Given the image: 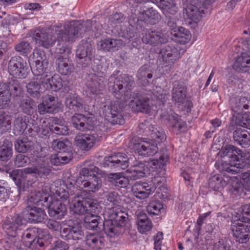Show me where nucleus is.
Here are the masks:
<instances>
[{"label":"nucleus","mask_w":250,"mask_h":250,"mask_svg":"<svg viewBox=\"0 0 250 250\" xmlns=\"http://www.w3.org/2000/svg\"><path fill=\"white\" fill-rule=\"evenodd\" d=\"M59 119L55 118L52 120L51 124L49 125V129L52 132L59 135H65L68 134V127L59 123Z\"/></svg>","instance_id":"nucleus-47"},{"label":"nucleus","mask_w":250,"mask_h":250,"mask_svg":"<svg viewBox=\"0 0 250 250\" xmlns=\"http://www.w3.org/2000/svg\"><path fill=\"white\" fill-rule=\"evenodd\" d=\"M25 173L35 174L37 176L42 177L48 175L50 169L48 166V163L43 159H36L34 164L30 167L24 168Z\"/></svg>","instance_id":"nucleus-20"},{"label":"nucleus","mask_w":250,"mask_h":250,"mask_svg":"<svg viewBox=\"0 0 250 250\" xmlns=\"http://www.w3.org/2000/svg\"><path fill=\"white\" fill-rule=\"evenodd\" d=\"M187 89L186 87L179 82H175L172 91V99L173 101L177 103L178 105L184 104L185 106H188L190 108L192 104L189 101L186 102Z\"/></svg>","instance_id":"nucleus-21"},{"label":"nucleus","mask_w":250,"mask_h":250,"mask_svg":"<svg viewBox=\"0 0 250 250\" xmlns=\"http://www.w3.org/2000/svg\"><path fill=\"white\" fill-rule=\"evenodd\" d=\"M136 76L138 80L144 82L145 84L149 83L148 79L152 78V74L146 65H143L140 67Z\"/></svg>","instance_id":"nucleus-54"},{"label":"nucleus","mask_w":250,"mask_h":250,"mask_svg":"<svg viewBox=\"0 0 250 250\" xmlns=\"http://www.w3.org/2000/svg\"><path fill=\"white\" fill-rule=\"evenodd\" d=\"M81 186L89 192H94L98 191L102 187L101 180L96 175L88 179H84L81 182Z\"/></svg>","instance_id":"nucleus-34"},{"label":"nucleus","mask_w":250,"mask_h":250,"mask_svg":"<svg viewBox=\"0 0 250 250\" xmlns=\"http://www.w3.org/2000/svg\"><path fill=\"white\" fill-rule=\"evenodd\" d=\"M229 180L228 177H223L220 175L216 174L209 178L208 186L214 191L221 190L228 185Z\"/></svg>","instance_id":"nucleus-37"},{"label":"nucleus","mask_w":250,"mask_h":250,"mask_svg":"<svg viewBox=\"0 0 250 250\" xmlns=\"http://www.w3.org/2000/svg\"><path fill=\"white\" fill-rule=\"evenodd\" d=\"M233 139L236 143L242 147L250 146V133L246 129L239 128L234 130Z\"/></svg>","instance_id":"nucleus-32"},{"label":"nucleus","mask_w":250,"mask_h":250,"mask_svg":"<svg viewBox=\"0 0 250 250\" xmlns=\"http://www.w3.org/2000/svg\"><path fill=\"white\" fill-rule=\"evenodd\" d=\"M23 170L15 169L9 173L10 177L15 182L19 188V192L24 191L25 189V174Z\"/></svg>","instance_id":"nucleus-43"},{"label":"nucleus","mask_w":250,"mask_h":250,"mask_svg":"<svg viewBox=\"0 0 250 250\" xmlns=\"http://www.w3.org/2000/svg\"><path fill=\"white\" fill-rule=\"evenodd\" d=\"M65 105L75 112H79L83 108L82 99L75 94L69 95L65 99Z\"/></svg>","instance_id":"nucleus-42"},{"label":"nucleus","mask_w":250,"mask_h":250,"mask_svg":"<svg viewBox=\"0 0 250 250\" xmlns=\"http://www.w3.org/2000/svg\"><path fill=\"white\" fill-rule=\"evenodd\" d=\"M27 126L26 117L19 115L15 118L13 122V133L16 136L21 135L23 133Z\"/></svg>","instance_id":"nucleus-46"},{"label":"nucleus","mask_w":250,"mask_h":250,"mask_svg":"<svg viewBox=\"0 0 250 250\" xmlns=\"http://www.w3.org/2000/svg\"><path fill=\"white\" fill-rule=\"evenodd\" d=\"M59 106V103L56 97L47 95L44 98L42 103L38 105V108L40 114L53 113L56 111Z\"/></svg>","instance_id":"nucleus-25"},{"label":"nucleus","mask_w":250,"mask_h":250,"mask_svg":"<svg viewBox=\"0 0 250 250\" xmlns=\"http://www.w3.org/2000/svg\"><path fill=\"white\" fill-rule=\"evenodd\" d=\"M71 53V48L69 46V44L58 42V46L55 51V58L57 59L59 57L69 56L68 55Z\"/></svg>","instance_id":"nucleus-57"},{"label":"nucleus","mask_w":250,"mask_h":250,"mask_svg":"<svg viewBox=\"0 0 250 250\" xmlns=\"http://www.w3.org/2000/svg\"><path fill=\"white\" fill-rule=\"evenodd\" d=\"M111 76L108 83V89L113 95L122 101H127L131 99L133 94L132 89L134 85V79L131 76L121 75L114 79Z\"/></svg>","instance_id":"nucleus-3"},{"label":"nucleus","mask_w":250,"mask_h":250,"mask_svg":"<svg viewBox=\"0 0 250 250\" xmlns=\"http://www.w3.org/2000/svg\"><path fill=\"white\" fill-rule=\"evenodd\" d=\"M28 218L29 220L34 223H40L46 218V215L44 210L41 208L35 207H27Z\"/></svg>","instance_id":"nucleus-41"},{"label":"nucleus","mask_w":250,"mask_h":250,"mask_svg":"<svg viewBox=\"0 0 250 250\" xmlns=\"http://www.w3.org/2000/svg\"><path fill=\"white\" fill-rule=\"evenodd\" d=\"M21 111L27 115H31L36 112V105L35 102L30 98L23 99L20 104Z\"/></svg>","instance_id":"nucleus-48"},{"label":"nucleus","mask_w":250,"mask_h":250,"mask_svg":"<svg viewBox=\"0 0 250 250\" xmlns=\"http://www.w3.org/2000/svg\"><path fill=\"white\" fill-rule=\"evenodd\" d=\"M46 204L50 216L56 219H61L66 214V206L58 199H52Z\"/></svg>","instance_id":"nucleus-19"},{"label":"nucleus","mask_w":250,"mask_h":250,"mask_svg":"<svg viewBox=\"0 0 250 250\" xmlns=\"http://www.w3.org/2000/svg\"><path fill=\"white\" fill-rule=\"evenodd\" d=\"M147 167L142 162L136 161L131 167L129 171L131 175L130 177L132 180L144 177L147 172Z\"/></svg>","instance_id":"nucleus-39"},{"label":"nucleus","mask_w":250,"mask_h":250,"mask_svg":"<svg viewBox=\"0 0 250 250\" xmlns=\"http://www.w3.org/2000/svg\"><path fill=\"white\" fill-rule=\"evenodd\" d=\"M105 86L104 78L103 76L94 75L91 81L87 83V87L92 94H96Z\"/></svg>","instance_id":"nucleus-38"},{"label":"nucleus","mask_w":250,"mask_h":250,"mask_svg":"<svg viewBox=\"0 0 250 250\" xmlns=\"http://www.w3.org/2000/svg\"><path fill=\"white\" fill-rule=\"evenodd\" d=\"M85 244L92 250H100L104 248L106 240L102 233H89L85 237Z\"/></svg>","instance_id":"nucleus-23"},{"label":"nucleus","mask_w":250,"mask_h":250,"mask_svg":"<svg viewBox=\"0 0 250 250\" xmlns=\"http://www.w3.org/2000/svg\"><path fill=\"white\" fill-rule=\"evenodd\" d=\"M209 2L207 0H197V2L185 7L187 17L193 22L197 23L201 18L203 8Z\"/></svg>","instance_id":"nucleus-16"},{"label":"nucleus","mask_w":250,"mask_h":250,"mask_svg":"<svg viewBox=\"0 0 250 250\" xmlns=\"http://www.w3.org/2000/svg\"><path fill=\"white\" fill-rule=\"evenodd\" d=\"M83 226L90 230L101 231L104 229L110 237H114V234L118 232V228H114L110 221H104L100 216L92 214H87L84 217Z\"/></svg>","instance_id":"nucleus-5"},{"label":"nucleus","mask_w":250,"mask_h":250,"mask_svg":"<svg viewBox=\"0 0 250 250\" xmlns=\"http://www.w3.org/2000/svg\"><path fill=\"white\" fill-rule=\"evenodd\" d=\"M14 145L17 151L24 153L32 149L33 142L27 138H22L17 139L15 142Z\"/></svg>","instance_id":"nucleus-45"},{"label":"nucleus","mask_w":250,"mask_h":250,"mask_svg":"<svg viewBox=\"0 0 250 250\" xmlns=\"http://www.w3.org/2000/svg\"><path fill=\"white\" fill-rule=\"evenodd\" d=\"M51 147L58 153L64 152L71 150V144L69 141L65 140L61 141L58 139L54 140L51 144Z\"/></svg>","instance_id":"nucleus-49"},{"label":"nucleus","mask_w":250,"mask_h":250,"mask_svg":"<svg viewBox=\"0 0 250 250\" xmlns=\"http://www.w3.org/2000/svg\"><path fill=\"white\" fill-rule=\"evenodd\" d=\"M121 107L119 102L111 103L110 105H105L103 112L106 119L111 124L122 125L124 123L123 116L120 114Z\"/></svg>","instance_id":"nucleus-13"},{"label":"nucleus","mask_w":250,"mask_h":250,"mask_svg":"<svg viewBox=\"0 0 250 250\" xmlns=\"http://www.w3.org/2000/svg\"><path fill=\"white\" fill-rule=\"evenodd\" d=\"M131 98L133 100H131L129 105L134 111L145 113H149L151 111L152 107L148 98L142 96L137 91H135Z\"/></svg>","instance_id":"nucleus-15"},{"label":"nucleus","mask_w":250,"mask_h":250,"mask_svg":"<svg viewBox=\"0 0 250 250\" xmlns=\"http://www.w3.org/2000/svg\"><path fill=\"white\" fill-rule=\"evenodd\" d=\"M57 70L63 75H68L74 71V66L69 56L58 57L55 61Z\"/></svg>","instance_id":"nucleus-28"},{"label":"nucleus","mask_w":250,"mask_h":250,"mask_svg":"<svg viewBox=\"0 0 250 250\" xmlns=\"http://www.w3.org/2000/svg\"><path fill=\"white\" fill-rule=\"evenodd\" d=\"M177 0H159L157 6L165 17L175 16L178 12Z\"/></svg>","instance_id":"nucleus-29"},{"label":"nucleus","mask_w":250,"mask_h":250,"mask_svg":"<svg viewBox=\"0 0 250 250\" xmlns=\"http://www.w3.org/2000/svg\"><path fill=\"white\" fill-rule=\"evenodd\" d=\"M220 156L232 165L239 162L240 157H242V151L237 147L231 145H228L222 147L220 151Z\"/></svg>","instance_id":"nucleus-22"},{"label":"nucleus","mask_w":250,"mask_h":250,"mask_svg":"<svg viewBox=\"0 0 250 250\" xmlns=\"http://www.w3.org/2000/svg\"><path fill=\"white\" fill-rule=\"evenodd\" d=\"M139 18L146 23L155 24L160 21L161 15L156 10L150 8L140 13Z\"/></svg>","instance_id":"nucleus-36"},{"label":"nucleus","mask_w":250,"mask_h":250,"mask_svg":"<svg viewBox=\"0 0 250 250\" xmlns=\"http://www.w3.org/2000/svg\"><path fill=\"white\" fill-rule=\"evenodd\" d=\"M84 192L74 197L70 208L76 214H83L88 212H95L99 206L98 202L95 199L85 197Z\"/></svg>","instance_id":"nucleus-7"},{"label":"nucleus","mask_w":250,"mask_h":250,"mask_svg":"<svg viewBox=\"0 0 250 250\" xmlns=\"http://www.w3.org/2000/svg\"><path fill=\"white\" fill-rule=\"evenodd\" d=\"M137 223L138 230L142 233L150 230L152 227V223L147 215L142 211L137 214Z\"/></svg>","instance_id":"nucleus-40"},{"label":"nucleus","mask_w":250,"mask_h":250,"mask_svg":"<svg viewBox=\"0 0 250 250\" xmlns=\"http://www.w3.org/2000/svg\"><path fill=\"white\" fill-rule=\"evenodd\" d=\"M11 127L9 117L3 111H0V133L8 131Z\"/></svg>","instance_id":"nucleus-60"},{"label":"nucleus","mask_w":250,"mask_h":250,"mask_svg":"<svg viewBox=\"0 0 250 250\" xmlns=\"http://www.w3.org/2000/svg\"><path fill=\"white\" fill-rule=\"evenodd\" d=\"M23 224L21 216L15 214L13 216L7 217L2 224L3 229L10 235L14 236L18 228Z\"/></svg>","instance_id":"nucleus-24"},{"label":"nucleus","mask_w":250,"mask_h":250,"mask_svg":"<svg viewBox=\"0 0 250 250\" xmlns=\"http://www.w3.org/2000/svg\"><path fill=\"white\" fill-rule=\"evenodd\" d=\"M12 144L8 140H5L0 146V160L4 161L10 159L12 156Z\"/></svg>","instance_id":"nucleus-50"},{"label":"nucleus","mask_w":250,"mask_h":250,"mask_svg":"<svg viewBox=\"0 0 250 250\" xmlns=\"http://www.w3.org/2000/svg\"><path fill=\"white\" fill-rule=\"evenodd\" d=\"M27 91L28 94L32 97L38 99L41 96V85L37 81H33L28 83L26 85Z\"/></svg>","instance_id":"nucleus-56"},{"label":"nucleus","mask_w":250,"mask_h":250,"mask_svg":"<svg viewBox=\"0 0 250 250\" xmlns=\"http://www.w3.org/2000/svg\"><path fill=\"white\" fill-rule=\"evenodd\" d=\"M142 41L146 44L156 46L166 43L167 42V39L161 32L156 31H148L143 37Z\"/></svg>","instance_id":"nucleus-27"},{"label":"nucleus","mask_w":250,"mask_h":250,"mask_svg":"<svg viewBox=\"0 0 250 250\" xmlns=\"http://www.w3.org/2000/svg\"><path fill=\"white\" fill-rule=\"evenodd\" d=\"M62 87V80L59 75L51 76L49 84L47 86V90L57 91Z\"/></svg>","instance_id":"nucleus-58"},{"label":"nucleus","mask_w":250,"mask_h":250,"mask_svg":"<svg viewBox=\"0 0 250 250\" xmlns=\"http://www.w3.org/2000/svg\"><path fill=\"white\" fill-rule=\"evenodd\" d=\"M10 94L8 90L2 89L0 87V108H6L10 103Z\"/></svg>","instance_id":"nucleus-62"},{"label":"nucleus","mask_w":250,"mask_h":250,"mask_svg":"<svg viewBox=\"0 0 250 250\" xmlns=\"http://www.w3.org/2000/svg\"><path fill=\"white\" fill-rule=\"evenodd\" d=\"M167 120L168 125L176 130L184 132L186 130V123L182 120L177 115H170Z\"/></svg>","instance_id":"nucleus-44"},{"label":"nucleus","mask_w":250,"mask_h":250,"mask_svg":"<svg viewBox=\"0 0 250 250\" xmlns=\"http://www.w3.org/2000/svg\"><path fill=\"white\" fill-rule=\"evenodd\" d=\"M30 163L29 157L23 154L17 155L14 158V165L17 167H25Z\"/></svg>","instance_id":"nucleus-63"},{"label":"nucleus","mask_w":250,"mask_h":250,"mask_svg":"<svg viewBox=\"0 0 250 250\" xmlns=\"http://www.w3.org/2000/svg\"><path fill=\"white\" fill-rule=\"evenodd\" d=\"M94 42L88 39L83 40L78 46L76 51L77 62L82 67H86L91 64L92 58L94 57Z\"/></svg>","instance_id":"nucleus-8"},{"label":"nucleus","mask_w":250,"mask_h":250,"mask_svg":"<svg viewBox=\"0 0 250 250\" xmlns=\"http://www.w3.org/2000/svg\"><path fill=\"white\" fill-rule=\"evenodd\" d=\"M51 239L47 230L37 228H30L22 235L24 246L35 250H41V248L48 245Z\"/></svg>","instance_id":"nucleus-4"},{"label":"nucleus","mask_w":250,"mask_h":250,"mask_svg":"<svg viewBox=\"0 0 250 250\" xmlns=\"http://www.w3.org/2000/svg\"><path fill=\"white\" fill-rule=\"evenodd\" d=\"M230 229L236 242L242 244L247 243L250 239V218L242 216L232 220Z\"/></svg>","instance_id":"nucleus-6"},{"label":"nucleus","mask_w":250,"mask_h":250,"mask_svg":"<svg viewBox=\"0 0 250 250\" xmlns=\"http://www.w3.org/2000/svg\"><path fill=\"white\" fill-rule=\"evenodd\" d=\"M123 45L121 39H107L101 40L98 43V47L104 51L118 50Z\"/></svg>","instance_id":"nucleus-35"},{"label":"nucleus","mask_w":250,"mask_h":250,"mask_svg":"<svg viewBox=\"0 0 250 250\" xmlns=\"http://www.w3.org/2000/svg\"><path fill=\"white\" fill-rule=\"evenodd\" d=\"M139 128V134H142L149 136L151 138L152 140L139 141L132 140L129 144V147L140 155L145 157L153 156L158 152V150L156 142H162L166 139L164 132L160 128L158 129L147 121L140 124Z\"/></svg>","instance_id":"nucleus-1"},{"label":"nucleus","mask_w":250,"mask_h":250,"mask_svg":"<svg viewBox=\"0 0 250 250\" xmlns=\"http://www.w3.org/2000/svg\"><path fill=\"white\" fill-rule=\"evenodd\" d=\"M180 57V52L178 46L168 44L163 47L160 51L158 61L163 67L167 68L166 70H169L174 62Z\"/></svg>","instance_id":"nucleus-9"},{"label":"nucleus","mask_w":250,"mask_h":250,"mask_svg":"<svg viewBox=\"0 0 250 250\" xmlns=\"http://www.w3.org/2000/svg\"><path fill=\"white\" fill-rule=\"evenodd\" d=\"M231 110L235 113L242 112L250 107V101L246 97H232L229 100Z\"/></svg>","instance_id":"nucleus-31"},{"label":"nucleus","mask_w":250,"mask_h":250,"mask_svg":"<svg viewBox=\"0 0 250 250\" xmlns=\"http://www.w3.org/2000/svg\"><path fill=\"white\" fill-rule=\"evenodd\" d=\"M35 77L34 80L47 89V86L49 84L50 80L51 78L50 73L48 71L44 72L42 74H41L40 75H36Z\"/></svg>","instance_id":"nucleus-64"},{"label":"nucleus","mask_w":250,"mask_h":250,"mask_svg":"<svg viewBox=\"0 0 250 250\" xmlns=\"http://www.w3.org/2000/svg\"><path fill=\"white\" fill-rule=\"evenodd\" d=\"M57 31V27H53L52 29L36 31L34 35L36 42L45 48H49L52 46L57 40V38L55 36Z\"/></svg>","instance_id":"nucleus-12"},{"label":"nucleus","mask_w":250,"mask_h":250,"mask_svg":"<svg viewBox=\"0 0 250 250\" xmlns=\"http://www.w3.org/2000/svg\"><path fill=\"white\" fill-rule=\"evenodd\" d=\"M44 61H48L46 59L44 52L42 50L37 49L34 50L29 59L30 64L42 62Z\"/></svg>","instance_id":"nucleus-59"},{"label":"nucleus","mask_w":250,"mask_h":250,"mask_svg":"<svg viewBox=\"0 0 250 250\" xmlns=\"http://www.w3.org/2000/svg\"><path fill=\"white\" fill-rule=\"evenodd\" d=\"M8 71L11 75L18 78L27 76L29 69L26 62L19 56H14L9 61Z\"/></svg>","instance_id":"nucleus-10"},{"label":"nucleus","mask_w":250,"mask_h":250,"mask_svg":"<svg viewBox=\"0 0 250 250\" xmlns=\"http://www.w3.org/2000/svg\"><path fill=\"white\" fill-rule=\"evenodd\" d=\"M30 66L34 76L40 75L44 72H47L48 62L44 61L42 62L30 63Z\"/></svg>","instance_id":"nucleus-55"},{"label":"nucleus","mask_w":250,"mask_h":250,"mask_svg":"<svg viewBox=\"0 0 250 250\" xmlns=\"http://www.w3.org/2000/svg\"><path fill=\"white\" fill-rule=\"evenodd\" d=\"M215 250H233L231 241L226 238L220 239L214 245Z\"/></svg>","instance_id":"nucleus-61"},{"label":"nucleus","mask_w":250,"mask_h":250,"mask_svg":"<svg viewBox=\"0 0 250 250\" xmlns=\"http://www.w3.org/2000/svg\"><path fill=\"white\" fill-rule=\"evenodd\" d=\"M93 118L91 116L86 117L82 114H77L71 118L73 125L80 131H84L89 129L93 125Z\"/></svg>","instance_id":"nucleus-26"},{"label":"nucleus","mask_w":250,"mask_h":250,"mask_svg":"<svg viewBox=\"0 0 250 250\" xmlns=\"http://www.w3.org/2000/svg\"><path fill=\"white\" fill-rule=\"evenodd\" d=\"M99 139L97 134L80 133L75 136L74 142L75 145L82 150L87 151L91 149Z\"/></svg>","instance_id":"nucleus-18"},{"label":"nucleus","mask_w":250,"mask_h":250,"mask_svg":"<svg viewBox=\"0 0 250 250\" xmlns=\"http://www.w3.org/2000/svg\"><path fill=\"white\" fill-rule=\"evenodd\" d=\"M60 233L62 237L67 240H78L83 236L81 226L77 221L69 222L68 225H64L62 230H60Z\"/></svg>","instance_id":"nucleus-14"},{"label":"nucleus","mask_w":250,"mask_h":250,"mask_svg":"<svg viewBox=\"0 0 250 250\" xmlns=\"http://www.w3.org/2000/svg\"><path fill=\"white\" fill-rule=\"evenodd\" d=\"M129 158L125 154L117 153L105 157L103 166L114 170L125 169L129 166Z\"/></svg>","instance_id":"nucleus-11"},{"label":"nucleus","mask_w":250,"mask_h":250,"mask_svg":"<svg viewBox=\"0 0 250 250\" xmlns=\"http://www.w3.org/2000/svg\"><path fill=\"white\" fill-rule=\"evenodd\" d=\"M108 214L109 219L106 221H110L114 228H118V232L114 234H120L122 232V227L125 225L128 219V215L124 211H122L120 208H110L108 210Z\"/></svg>","instance_id":"nucleus-17"},{"label":"nucleus","mask_w":250,"mask_h":250,"mask_svg":"<svg viewBox=\"0 0 250 250\" xmlns=\"http://www.w3.org/2000/svg\"><path fill=\"white\" fill-rule=\"evenodd\" d=\"M228 161L225 160L221 164H216L218 169L222 173L226 172L235 174L239 172V169L235 165H232L231 162L228 163ZM235 164V163H234Z\"/></svg>","instance_id":"nucleus-51"},{"label":"nucleus","mask_w":250,"mask_h":250,"mask_svg":"<svg viewBox=\"0 0 250 250\" xmlns=\"http://www.w3.org/2000/svg\"><path fill=\"white\" fill-rule=\"evenodd\" d=\"M173 36L177 38V42L181 44H185L188 42L191 38L190 32L183 27H179Z\"/></svg>","instance_id":"nucleus-52"},{"label":"nucleus","mask_w":250,"mask_h":250,"mask_svg":"<svg viewBox=\"0 0 250 250\" xmlns=\"http://www.w3.org/2000/svg\"><path fill=\"white\" fill-rule=\"evenodd\" d=\"M49 197V194L42 189L35 190L31 193L28 201L33 204L46 207Z\"/></svg>","instance_id":"nucleus-33"},{"label":"nucleus","mask_w":250,"mask_h":250,"mask_svg":"<svg viewBox=\"0 0 250 250\" xmlns=\"http://www.w3.org/2000/svg\"><path fill=\"white\" fill-rule=\"evenodd\" d=\"M233 68L238 72H250V56L246 53H242L237 58Z\"/></svg>","instance_id":"nucleus-30"},{"label":"nucleus","mask_w":250,"mask_h":250,"mask_svg":"<svg viewBox=\"0 0 250 250\" xmlns=\"http://www.w3.org/2000/svg\"><path fill=\"white\" fill-rule=\"evenodd\" d=\"M108 178L109 181L115 186L121 188L126 187L129 183L128 179L122 176L120 173H111Z\"/></svg>","instance_id":"nucleus-53"},{"label":"nucleus","mask_w":250,"mask_h":250,"mask_svg":"<svg viewBox=\"0 0 250 250\" xmlns=\"http://www.w3.org/2000/svg\"><path fill=\"white\" fill-rule=\"evenodd\" d=\"M96 22L88 20L81 22L80 21H73L64 25L63 28L59 29L57 27V41L58 42H64L69 44L75 41L77 35L90 31L92 25Z\"/></svg>","instance_id":"nucleus-2"}]
</instances>
